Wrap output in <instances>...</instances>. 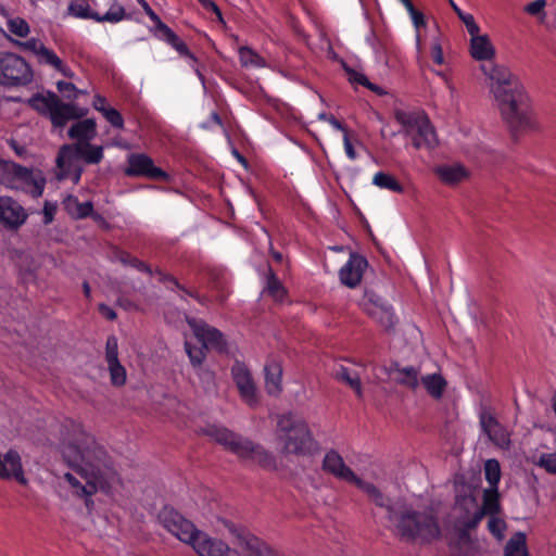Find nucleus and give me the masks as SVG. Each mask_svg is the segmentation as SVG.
<instances>
[{
    "label": "nucleus",
    "mask_w": 556,
    "mask_h": 556,
    "mask_svg": "<svg viewBox=\"0 0 556 556\" xmlns=\"http://www.w3.org/2000/svg\"><path fill=\"white\" fill-rule=\"evenodd\" d=\"M40 62H43L46 64H49L53 66L55 70L61 68L62 60L50 49H48L46 46L40 52L38 56Z\"/></svg>",
    "instance_id": "nucleus-48"
},
{
    "label": "nucleus",
    "mask_w": 556,
    "mask_h": 556,
    "mask_svg": "<svg viewBox=\"0 0 556 556\" xmlns=\"http://www.w3.org/2000/svg\"><path fill=\"white\" fill-rule=\"evenodd\" d=\"M239 55L242 66L262 67L265 65V60L249 47H241L239 49Z\"/></svg>",
    "instance_id": "nucleus-39"
},
{
    "label": "nucleus",
    "mask_w": 556,
    "mask_h": 556,
    "mask_svg": "<svg viewBox=\"0 0 556 556\" xmlns=\"http://www.w3.org/2000/svg\"><path fill=\"white\" fill-rule=\"evenodd\" d=\"M28 213L17 200L0 195V225L9 231H17L27 220Z\"/></svg>",
    "instance_id": "nucleus-14"
},
{
    "label": "nucleus",
    "mask_w": 556,
    "mask_h": 556,
    "mask_svg": "<svg viewBox=\"0 0 556 556\" xmlns=\"http://www.w3.org/2000/svg\"><path fill=\"white\" fill-rule=\"evenodd\" d=\"M545 4V0H534L527 4L526 11L531 15H539L543 11Z\"/></svg>",
    "instance_id": "nucleus-58"
},
{
    "label": "nucleus",
    "mask_w": 556,
    "mask_h": 556,
    "mask_svg": "<svg viewBox=\"0 0 556 556\" xmlns=\"http://www.w3.org/2000/svg\"><path fill=\"white\" fill-rule=\"evenodd\" d=\"M440 180L446 185H457L468 177V170L460 164L441 165L435 168Z\"/></svg>",
    "instance_id": "nucleus-26"
},
{
    "label": "nucleus",
    "mask_w": 556,
    "mask_h": 556,
    "mask_svg": "<svg viewBox=\"0 0 556 556\" xmlns=\"http://www.w3.org/2000/svg\"><path fill=\"white\" fill-rule=\"evenodd\" d=\"M71 139H75L76 143L90 142L97 136V124L93 118L79 121L71 126L67 131Z\"/></svg>",
    "instance_id": "nucleus-23"
},
{
    "label": "nucleus",
    "mask_w": 556,
    "mask_h": 556,
    "mask_svg": "<svg viewBox=\"0 0 556 556\" xmlns=\"http://www.w3.org/2000/svg\"><path fill=\"white\" fill-rule=\"evenodd\" d=\"M367 266L368 262L363 255L352 253L339 271L340 281L349 288H355L359 285Z\"/></svg>",
    "instance_id": "nucleus-19"
},
{
    "label": "nucleus",
    "mask_w": 556,
    "mask_h": 556,
    "mask_svg": "<svg viewBox=\"0 0 556 556\" xmlns=\"http://www.w3.org/2000/svg\"><path fill=\"white\" fill-rule=\"evenodd\" d=\"M55 211H56L55 204H52L49 201L45 202L43 210H42L45 225H49L52 223V220L54 218Z\"/></svg>",
    "instance_id": "nucleus-55"
},
{
    "label": "nucleus",
    "mask_w": 556,
    "mask_h": 556,
    "mask_svg": "<svg viewBox=\"0 0 556 556\" xmlns=\"http://www.w3.org/2000/svg\"><path fill=\"white\" fill-rule=\"evenodd\" d=\"M359 304L364 312L369 316L371 314H376L377 311H380L390 303L375 291L365 290Z\"/></svg>",
    "instance_id": "nucleus-31"
},
{
    "label": "nucleus",
    "mask_w": 556,
    "mask_h": 556,
    "mask_svg": "<svg viewBox=\"0 0 556 556\" xmlns=\"http://www.w3.org/2000/svg\"><path fill=\"white\" fill-rule=\"evenodd\" d=\"M70 11L77 17L92 18L97 22L116 23L125 17V9L122 5L114 7L113 10H110L104 15H100L99 13L93 12L89 4L85 2L72 3L70 5Z\"/></svg>",
    "instance_id": "nucleus-20"
},
{
    "label": "nucleus",
    "mask_w": 556,
    "mask_h": 556,
    "mask_svg": "<svg viewBox=\"0 0 556 556\" xmlns=\"http://www.w3.org/2000/svg\"><path fill=\"white\" fill-rule=\"evenodd\" d=\"M535 464L546 472L556 475V453L541 454Z\"/></svg>",
    "instance_id": "nucleus-45"
},
{
    "label": "nucleus",
    "mask_w": 556,
    "mask_h": 556,
    "mask_svg": "<svg viewBox=\"0 0 556 556\" xmlns=\"http://www.w3.org/2000/svg\"><path fill=\"white\" fill-rule=\"evenodd\" d=\"M64 479L74 488L76 489V494L77 495H81V488H84L85 485H83L78 479L72 475L71 472H66L64 475Z\"/></svg>",
    "instance_id": "nucleus-61"
},
{
    "label": "nucleus",
    "mask_w": 556,
    "mask_h": 556,
    "mask_svg": "<svg viewBox=\"0 0 556 556\" xmlns=\"http://www.w3.org/2000/svg\"><path fill=\"white\" fill-rule=\"evenodd\" d=\"M281 365L270 361L265 366V388L268 394L278 395L281 392Z\"/></svg>",
    "instance_id": "nucleus-27"
},
{
    "label": "nucleus",
    "mask_w": 556,
    "mask_h": 556,
    "mask_svg": "<svg viewBox=\"0 0 556 556\" xmlns=\"http://www.w3.org/2000/svg\"><path fill=\"white\" fill-rule=\"evenodd\" d=\"M0 185L12 190H22L33 198L42 195L46 178L39 169H31L13 161L0 159Z\"/></svg>",
    "instance_id": "nucleus-7"
},
{
    "label": "nucleus",
    "mask_w": 556,
    "mask_h": 556,
    "mask_svg": "<svg viewBox=\"0 0 556 556\" xmlns=\"http://www.w3.org/2000/svg\"><path fill=\"white\" fill-rule=\"evenodd\" d=\"M0 479H15L22 485L27 484L22 458L17 451L11 448L5 454L0 453Z\"/></svg>",
    "instance_id": "nucleus-18"
},
{
    "label": "nucleus",
    "mask_w": 556,
    "mask_h": 556,
    "mask_svg": "<svg viewBox=\"0 0 556 556\" xmlns=\"http://www.w3.org/2000/svg\"><path fill=\"white\" fill-rule=\"evenodd\" d=\"M105 361L106 363L118 361V343L114 336H110L106 340Z\"/></svg>",
    "instance_id": "nucleus-46"
},
{
    "label": "nucleus",
    "mask_w": 556,
    "mask_h": 556,
    "mask_svg": "<svg viewBox=\"0 0 556 556\" xmlns=\"http://www.w3.org/2000/svg\"><path fill=\"white\" fill-rule=\"evenodd\" d=\"M186 352L190 358V362L193 366H201L206 357L205 351L207 349L202 344L201 346H193L191 343H185Z\"/></svg>",
    "instance_id": "nucleus-40"
},
{
    "label": "nucleus",
    "mask_w": 556,
    "mask_h": 556,
    "mask_svg": "<svg viewBox=\"0 0 556 556\" xmlns=\"http://www.w3.org/2000/svg\"><path fill=\"white\" fill-rule=\"evenodd\" d=\"M86 114L87 110L79 109L72 103H63L58 98V103L53 106L49 117L54 127H64L68 121L78 119Z\"/></svg>",
    "instance_id": "nucleus-22"
},
{
    "label": "nucleus",
    "mask_w": 556,
    "mask_h": 556,
    "mask_svg": "<svg viewBox=\"0 0 556 556\" xmlns=\"http://www.w3.org/2000/svg\"><path fill=\"white\" fill-rule=\"evenodd\" d=\"M366 42L370 46L375 53H379L381 45L374 29H370L366 36Z\"/></svg>",
    "instance_id": "nucleus-60"
},
{
    "label": "nucleus",
    "mask_w": 556,
    "mask_h": 556,
    "mask_svg": "<svg viewBox=\"0 0 556 556\" xmlns=\"http://www.w3.org/2000/svg\"><path fill=\"white\" fill-rule=\"evenodd\" d=\"M395 118L402 125L404 135L412 139L415 149L432 150L437 147V134L427 115L400 111Z\"/></svg>",
    "instance_id": "nucleus-8"
},
{
    "label": "nucleus",
    "mask_w": 556,
    "mask_h": 556,
    "mask_svg": "<svg viewBox=\"0 0 556 556\" xmlns=\"http://www.w3.org/2000/svg\"><path fill=\"white\" fill-rule=\"evenodd\" d=\"M507 528L506 522L498 517L490 516L488 521V530L498 541L504 539V532Z\"/></svg>",
    "instance_id": "nucleus-41"
},
{
    "label": "nucleus",
    "mask_w": 556,
    "mask_h": 556,
    "mask_svg": "<svg viewBox=\"0 0 556 556\" xmlns=\"http://www.w3.org/2000/svg\"><path fill=\"white\" fill-rule=\"evenodd\" d=\"M479 421L482 431L488 435L492 443L501 448L509 447V434L505 427L496 419L493 414L486 409H483L479 415Z\"/></svg>",
    "instance_id": "nucleus-17"
},
{
    "label": "nucleus",
    "mask_w": 556,
    "mask_h": 556,
    "mask_svg": "<svg viewBox=\"0 0 556 556\" xmlns=\"http://www.w3.org/2000/svg\"><path fill=\"white\" fill-rule=\"evenodd\" d=\"M323 469L332 473L334 477L355 484L359 479L354 471L344 464L343 458L338 452L329 451L323 460Z\"/></svg>",
    "instance_id": "nucleus-21"
},
{
    "label": "nucleus",
    "mask_w": 556,
    "mask_h": 556,
    "mask_svg": "<svg viewBox=\"0 0 556 556\" xmlns=\"http://www.w3.org/2000/svg\"><path fill=\"white\" fill-rule=\"evenodd\" d=\"M156 31L161 33V38L165 41H168L170 39L172 35H174V31L172 28H169L165 23L162 22L161 18L154 22Z\"/></svg>",
    "instance_id": "nucleus-56"
},
{
    "label": "nucleus",
    "mask_w": 556,
    "mask_h": 556,
    "mask_svg": "<svg viewBox=\"0 0 556 556\" xmlns=\"http://www.w3.org/2000/svg\"><path fill=\"white\" fill-rule=\"evenodd\" d=\"M98 309L108 320H115L117 317L115 311L106 304H99Z\"/></svg>",
    "instance_id": "nucleus-62"
},
{
    "label": "nucleus",
    "mask_w": 556,
    "mask_h": 556,
    "mask_svg": "<svg viewBox=\"0 0 556 556\" xmlns=\"http://www.w3.org/2000/svg\"><path fill=\"white\" fill-rule=\"evenodd\" d=\"M488 77V86L493 94L504 122L516 134L534 126L530 97L520 79L504 65L481 66Z\"/></svg>",
    "instance_id": "nucleus-1"
},
{
    "label": "nucleus",
    "mask_w": 556,
    "mask_h": 556,
    "mask_svg": "<svg viewBox=\"0 0 556 556\" xmlns=\"http://www.w3.org/2000/svg\"><path fill=\"white\" fill-rule=\"evenodd\" d=\"M33 72L26 61L14 53H0V84L21 86L28 84Z\"/></svg>",
    "instance_id": "nucleus-11"
},
{
    "label": "nucleus",
    "mask_w": 556,
    "mask_h": 556,
    "mask_svg": "<svg viewBox=\"0 0 556 556\" xmlns=\"http://www.w3.org/2000/svg\"><path fill=\"white\" fill-rule=\"evenodd\" d=\"M102 114L113 127L118 129L124 128V118L116 109L109 106Z\"/></svg>",
    "instance_id": "nucleus-47"
},
{
    "label": "nucleus",
    "mask_w": 556,
    "mask_h": 556,
    "mask_svg": "<svg viewBox=\"0 0 556 556\" xmlns=\"http://www.w3.org/2000/svg\"><path fill=\"white\" fill-rule=\"evenodd\" d=\"M407 12L413 21L415 28L417 29L416 39H417V42L419 43L420 35H419L418 30L421 27H426V25H427L426 17H425L424 13L418 11L415 7L413 8V10L410 9Z\"/></svg>",
    "instance_id": "nucleus-51"
},
{
    "label": "nucleus",
    "mask_w": 556,
    "mask_h": 556,
    "mask_svg": "<svg viewBox=\"0 0 556 556\" xmlns=\"http://www.w3.org/2000/svg\"><path fill=\"white\" fill-rule=\"evenodd\" d=\"M452 5L454 8V11L458 15L459 20L465 24L467 31L469 35H475L476 33H479L480 28L478 24L476 23L473 16L469 13L463 12L455 3L452 2Z\"/></svg>",
    "instance_id": "nucleus-42"
},
{
    "label": "nucleus",
    "mask_w": 556,
    "mask_h": 556,
    "mask_svg": "<svg viewBox=\"0 0 556 556\" xmlns=\"http://www.w3.org/2000/svg\"><path fill=\"white\" fill-rule=\"evenodd\" d=\"M265 291L276 301H282L287 294L286 288L282 286L281 281L277 278L275 271L269 265Z\"/></svg>",
    "instance_id": "nucleus-35"
},
{
    "label": "nucleus",
    "mask_w": 556,
    "mask_h": 556,
    "mask_svg": "<svg viewBox=\"0 0 556 556\" xmlns=\"http://www.w3.org/2000/svg\"><path fill=\"white\" fill-rule=\"evenodd\" d=\"M372 319H375L381 327L386 330H391L397 323L396 315L394 313L393 306L388 304L382 307L380 311H377L376 314L369 315Z\"/></svg>",
    "instance_id": "nucleus-36"
},
{
    "label": "nucleus",
    "mask_w": 556,
    "mask_h": 556,
    "mask_svg": "<svg viewBox=\"0 0 556 556\" xmlns=\"http://www.w3.org/2000/svg\"><path fill=\"white\" fill-rule=\"evenodd\" d=\"M391 374L397 384L409 390L415 391L419 386V369L414 366L402 367L395 364L391 369Z\"/></svg>",
    "instance_id": "nucleus-25"
},
{
    "label": "nucleus",
    "mask_w": 556,
    "mask_h": 556,
    "mask_svg": "<svg viewBox=\"0 0 556 556\" xmlns=\"http://www.w3.org/2000/svg\"><path fill=\"white\" fill-rule=\"evenodd\" d=\"M355 485L365 492L379 507L386 508L387 518L393 528V532L407 542L420 541L429 543L441 535L439 520L432 510H415L406 504H391L375 484L361 478Z\"/></svg>",
    "instance_id": "nucleus-2"
},
{
    "label": "nucleus",
    "mask_w": 556,
    "mask_h": 556,
    "mask_svg": "<svg viewBox=\"0 0 556 556\" xmlns=\"http://www.w3.org/2000/svg\"><path fill=\"white\" fill-rule=\"evenodd\" d=\"M156 273H157V275L160 276V281H162V282H164V281H169V282H172L176 288H178L179 290H181V291H184L185 293H187L188 295H190V296H192V298H194V299L199 300V296H198L195 293H193V292H191V291L187 290L182 285H180V283L178 282V280H177L174 276L168 275V274H164V273H163V271H161V270H157Z\"/></svg>",
    "instance_id": "nucleus-52"
},
{
    "label": "nucleus",
    "mask_w": 556,
    "mask_h": 556,
    "mask_svg": "<svg viewBox=\"0 0 556 556\" xmlns=\"http://www.w3.org/2000/svg\"><path fill=\"white\" fill-rule=\"evenodd\" d=\"M336 377L338 380L346 383L355 392L358 399H363L362 382L356 372H351L349 368L341 366L337 370Z\"/></svg>",
    "instance_id": "nucleus-33"
},
{
    "label": "nucleus",
    "mask_w": 556,
    "mask_h": 556,
    "mask_svg": "<svg viewBox=\"0 0 556 556\" xmlns=\"http://www.w3.org/2000/svg\"><path fill=\"white\" fill-rule=\"evenodd\" d=\"M484 477L490 484V488L498 489V483L501 480V466L498 460L491 458L485 462Z\"/></svg>",
    "instance_id": "nucleus-37"
},
{
    "label": "nucleus",
    "mask_w": 556,
    "mask_h": 556,
    "mask_svg": "<svg viewBox=\"0 0 556 556\" xmlns=\"http://www.w3.org/2000/svg\"><path fill=\"white\" fill-rule=\"evenodd\" d=\"M125 174L129 177H147L153 180H166L168 175L156 167L153 160L143 153H134L128 156V166Z\"/></svg>",
    "instance_id": "nucleus-15"
},
{
    "label": "nucleus",
    "mask_w": 556,
    "mask_h": 556,
    "mask_svg": "<svg viewBox=\"0 0 556 556\" xmlns=\"http://www.w3.org/2000/svg\"><path fill=\"white\" fill-rule=\"evenodd\" d=\"M372 184L380 189L390 190L395 193H403L404 187L394 176L386 172H377L372 177Z\"/></svg>",
    "instance_id": "nucleus-32"
},
{
    "label": "nucleus",
    "mask_w": 556,
    "mask_h": 556,
    "mask_svg": "<svg viewBox=\"0 0 556 556\" xmlns=\"http://www.w3.org/2000/svg\"><path fill=\"white\" fill-rule=\"evenodd\" d=\"M93 108L103 113L109 106L106 105V99L100 94L94 96L93 98Z\"/></svg>",
    "instance_id": "nucleus-64"
},
{
    "label": "nucleus",
    "mask_w": 556,
    "mask_h": 556,
    "mask_svg": "<svg viewBox=\"0 0 556 556\" xmlns=\"http://www.w3.org/2000/svg\"><path fill=\"white\" fill-rule=\"evenodd\" d=\"M58 96L54 92H47V94L36 93L29 100V104L40 114L49 115L53 106L58 103Z\"/></svg>",
    "instance_id": "nucleus-30"
},
{
    "label": "nucleus",
    "mask_w": 556,
    "mask_h": 556,
    "mask_svg": "<svg viewBox=\"0 0 556 556\" xmlns=\"http://www.w3.org/2000/svg\"><path fill=\"white\" fill-rule=\"evenodd\" d=\"M231 376L241 399L249 406H256L258 404L257 389L248 367L241 362H236L231 367Z\"/></svg>",
    "instance_id": "nucleus-16"
},
{
    "label": "nucleus",
    "mask_w": 556,
    "mask_h": 556,
    "mask_svg": "<svg viewBox=\"0 0 556 556\" xmlns=\"http://www.w3.org/2000/svg\"><path fill=\"white\" fill-rule=\"evenodd\" d=\"M505 556H529L527 536L523 532L514 533L507 541L504 548Z\"/></svg>",
    "instance_id": "nucleus-29"
},
{
    "label": "nucleus",
    "mask_w": 556,
    "mask_h": 556,
    "mask_svg": "<svg viewBox=\"0 0 556 556\" xmlns=\"http://www.w3.org/2000/svg\"><path fill=\"white\" fill-rule=\"evenodd\" d=\"M277 438L282 443L281 453L304 455L308 452L311 431L300 416L288 413L277 417Z\"/></svg>",
    "instance_id": "nucleus-6"
},
{
    "label": "nucleus",
    "mask_w": 556,
    "mask_h": 556,
    "mask_svg": "<svg viewBox=\"0 0 556 556\" xmlns=\"http://www.w3.org/2000/svg\"><path fill=\"white\" fill-rule=\"evenodd\" d=\"M343 147H344V152H345L346 156L351 161H355L357 159V153L353 147L349 131L343 132Z\"/></svg>",
    "instance_id": "nucleus-54"
},
{
    "label": "nucleus",
    "mask_w": 556,
    "mask_h": 556,
    "mask_svg": "<svg viewBox=\"0 0 556 556\" xmlns=\"http://www.w3.org/2000/svg\"><path fill=\"white\" fill-rule=\"evenodd\" d=\"M202 7L206 10H210L213 12L220 24L225 25V21L222 14V11L219 10L218 5L213 0H204L202 3Z\"/></svg>",
    "instance_id": "nucleus-57"
},
{
    "label": "nucleus",
    "mask_w": 556,
    "mask_h": 556,
    "mask_svg": "<svg viewBox=\"0 0 556 556\" xmlns=\"http://www.w3.org/2000/svg\"><path fill=\"white\" fill-rule=\"evenodd\" d=\"M66 210L76 218H85L93 212V205L90 201L79 203L77 198L68 195L64 201Z\"/></svg>",
    "instance_id": "nucleus-34"
},
{
    "label": "nucleus",
    "mask_w": 556,
    "mask_h": 556,
    "mask_svg": "<svg viewBox=\"0 0 556 556\" xmlns=\"http://www.w3.org/2000/svg\"><path fill=\"white\" fill-rule=\"evenodd\" d=\"M157 519L168 532L174 534L181 542L189 545L194 541L195 536L201 531L198 530L191 521L187 520L182 515H180L170 506H164L160 510Z\"/></svg>",
    "instance_id": "nucleus-12"
},
{
    "label": "nucleus",
    "mask_w": 556,
    "mask_h": 556,
    "mask_svg": "<svg viewBox=\"0 0 556 556\" xmlns=\"http://www.w3.org/2000/svg\"><path fill=\"white\" fill-rule=\"evenodd\" d=\"M470 54L475 60L478 61H488L491 60L495 50L488 37V35H479L476 33L475 35H470Z\"/></svg>",
    "instance_id": "nucleus-24"
},
{
    "label": "nucleus",
    "mask_w": 556,
    "mask_h": 556,
    "mask_svg": "<svg viewBox=\"0 0 556 556\" xmlns=\"http://www.w3.org/2000/svg\"><path fill=\"white\" fill-rule=\"evenodd\" d=\"M18 45L23 49L33 52L37 56H39L40 52L45 48V45L39 39H35V38H31L24 42H18Z\"/></svg>",
    "instance_id": "nucleus-53"
},
{
    "label": "nucleus",
    "mask_w": 556,
    "mask_h": 556,
    "mask_svg": "<svg viewBox=\"0 0 556 556\" xmlns=\"http://www.w3.org/2000/svg\"><path fill=\"white\" fill-rule=\"evenodd\" d=\"M501 513L500 492L498 489L489 488L483 491L482 506L477 508L472 515L467 509L464 515L455 520V527L460 538L469 535L475 530L485 515L496 516Z\"/></svg>",
    "instance_id": "nucleus-9"
},
{
    "label": "nucleus",
    "mask_w": 556,
    "mask_h": 556,
    "mask_svg": "<svg viewBox=\"0 0 556 556\" xmlns=\"http://www.w3.org/2000/svg\"><path fill=\"white\" fill-rule=\"evenodd\" d=\"M187 323L192 329L195 338L204 345L205 349L215 350L218 353H227L228 344L225 336L217 328L206 324L204 320H199L193 317H188Z\"/></svg>",
    "instance_id": "nucleus-13"
},
{
    "label": "nucleus",
    "mask_w": 556,
    "mask_h": 556,
    "mask_svg": "<svg viewBox=\"0 0 556 556\" xmlns=\"http://www.w3.org/2000/svg\"><path fill=\"white\" fill-rule=\"evenodd\" d=\"M108 368L110 372V380L114 387H123L126 383V369L119 363V361H114L108 363Z\"/></svg>",
    "instance_id": "nucleus-38"
},
{
    "label": "nucleus",
    "mask_w": 556,
    "mask_h": 556,
    "mask_svg": "<svg viewBox=\"0 0 556 556\" xmlns=\"http://www.w3.org/2000/svg\"><path fill=\"white\" fill-rule=\"evenodd\" d=\"M205 434L241 459H251L265 469L277 468L275 456L270 452L227 428L211 426Z\"/></svg>",
    "instance_id": "nucleus-5"
},
{
    "label": "nucleus",
    "mask_w": 556,
    "mask_h": 556,
    "mask_svg": "<svg viewBox=\"0 0 556 556\" xmlns=\"http://www.w3.org/2000/svg\"><path fill=\"white\" fill-rule=\"evenodd\" d=\"M421 383L430 396L435 400L442 397L446 381L440 374H430L421 377Z\"/></svg>",
    "instance_id": "nucleus-28"
},
{
    "label": "nucleus",
    "mask_w": 556,
    "mask_h": 556,
    "mask_svg": "<svg viewBox=\"0 0 556 556\" xmlns=\"http://www.w3.org/2000/svg\"><path fill=\"white\" fill-rule=\"evenodd\" d=\"M74 155H78L88 164H98L103 157V147L92 146L90 142L64 144L61 147L56 156V166L59 170L55 178L61 181L70 177L71 161Z\"/></svg>",
    "instance_id": "nucleus-10"
},
{
    "label": "nucleus",
    "mask_w": 556,
    "mask_h": 556,
    "mask_svg": "<svg viewBox=\"0 0 556 556\" xmlns=\"http://www.w3.org/2000/svg\"><path fill=\"white\" fill-rule=\"evenodd\" d=\"M129 266H131V267H134V268H136V269H138L140 271L148 273L149 275H152V273H153L151 267L148 264H146L144 262L140 261L137 257H134L131 260V263H130Z\"/></svg>",
    "instance_id": "nucleus-63"
},
{
    "label": "nucleus",
    "mask_w": 556,
    "mask_h": 556,
    "mask_svg": "<svg viewBox=\"0 0 556 556\" xmlns=\"http://www.w3.org/2000/svg\"><path fill=\"white\" fill-rule=\"evenodd\" d=\"M58 90L63 94L64 98L68 100L77 99L78 94L81 93L80 90L76 88V86L72 83L59 81L56 84Z\"/></svg>",
    "instance_id": "nucleus-49"
},
{
    "label": "nucleus",
    "mask_w": 556,
    "mask_h": 556,
    "mask_svg": "<svg viewBox=\"0 0 556 556\" xmlns=\"http://www.w3.org/2000/svg\"><path fill=\"white\" fill-rule=\"evenodd\" d=\"M431 58L438 65H442L444 63L443 50L439 42L433 43L431 48Z\"/></svg>",
    "instance_id": "nucleus-59"
},
{
    "label": "nucleus",
    "mask_w": 556,
    "mask_h": 556,
    "mask_svg": "<svg viewBox=\"0 0 556 556\" xmlns=\"http://www.w3.org/2000/svg\"><path fill=\"white\" fill-rule=\"evenodd\" d=\"M226 527L236 539V544L242 552L241 556H281L270 544L250 531L238 528L231 522H226ZM190 545L199 556H239L238 552L230 548L224 541L213 539L203 531L198 533Z\"/></svg>",
    "instance_id": "nucleus-4"
},
{
    "label": "nucleus",
    "mask_w": 556,
    "mask_h": 556,
    "mask_svg": "<svg viewBox=\"0 0 556 556\" xmlns=\"http://www.w3.org/2000/svg\"><path fill=\"white\" fill-rule=\"evenodd\" d=\"M62 457L86 481L81 495L92 496L99 485L116 475L114 463L106 450L87 433H83L77 443L63 444Z\"/></svg>",
    "instance_id": "nucleus-3"
},
{
    "label": "nucleus",
    "mask_w": 556,
    "mask_h": 556,
    "mask_svg": "<svg viewBox=\"0 0 556 556\" xmlns=\"http://www.w3.org/2000/svg\"><path fill=\"white\" fill-rule=\"evenodd\" d=\"M344 68L349 75V80L352 84H358V85L364 86L372 91L377 90V86L374 85L372 83H370L369 79L364 74L357 72L356 70L350 68L348 66H345Z\"/></svg>",
    "instance_id": "nucleus-43"
},
{
    "label": "nucleus",
    "mask_w": 556,
    "mask_h": 556,
    "mask_svg": "<svg viewBox=\"0 0 556 556\" xmlns=\"http://www.w3.org/2000/svg\"><path fill=\"white\" fill-rule=\"evenodd\" d=\"M8 28L12 34L22 38L29 34V26L27 22L21 17L9 20Z\"/></svg>",
    "instance_id": "nucleus-44"
},
{
    "label": "nucleus",
    "mask_w": 556,
    "mask_h": 556,
    "mask_svg": "<svg viewBox=\"0 0 556 556\" xmlns=\"http://www.w3.org/2000/svg\"><path fill=\"white\" fill-rule=\"evenodd\" d=\"M173 48L177 50V52L184 56H188L192 60H195L192 52L188 49L187 45L174 33L170 39L167 41Z\"/></svg>",
    "instance_id": "nucleus-50"
}]
</instances>
